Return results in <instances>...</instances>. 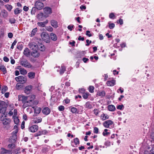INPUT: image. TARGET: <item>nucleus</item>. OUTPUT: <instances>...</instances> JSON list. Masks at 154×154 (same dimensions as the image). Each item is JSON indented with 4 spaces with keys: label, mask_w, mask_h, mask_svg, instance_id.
I'll use <instances>...</instances> for the list:
<instances>
[{
    "label": "nucleus",
    "mask_w": 154,
    "mask_h": 154,
    "mask_svg": "<svg viewBox=\"0 0 154 154\" xmlns=\"http://www.w3.org/2000/svg\"><path fill=\"white\" fill-rule=\"evenodd\" d=\"M2 14L4 17L6 18L8 16V13L5 10H2Z\"/></svg>",
    "instance_id": "obj_26"
},
{
    "label": "nucleus",
    "mask_w": 154,
    "mask_h": 154,
    "mask_svg": "<svg viewBox=\"0 0 154 154\" xmlns=\"http://www.w3.org/2000/svg\"><path fill=\"white\" fill-rule=\"evenodd\" d=\"M39 132L40 133V134H41V135L46 134L48 133V131L46 130H41Z\"/></svg>",
    "instance_id": "obj_49"
},
{
    "label": "nucleus",
    "mask_w": 154,
    "mask_h": 154,
    "mask_svg": "<svg viewBox=\"0 0 154 154\" xmlns=\"http://www.w3.org/2000/svg\"><path fill=\"white\" fill-rule=\"evenodd\" d=\"M44 13L46 15L50 14L52 13V11L51 8L49 7H45L44 9Z\"/></svg>",
    "instance_id": "obj_10"
},
{
    "label": "nucleus",
    "mask_w": 154,
    "mask_h": 154,
    "mask_svg": "<svg viewBox=\"0 0 154 154\" xmlns=\"http://www.w3.org/2000/svg\"><path fill=\"white\" fill-rule=\"evenodd\" d=\"M28 76L31 79H33L35 77V73L33 72H31L28 73Z\"/></svg>",
    "instance_id": "obj_29"
},
{
    "label": "nucleus",
    "mask_w": 154,
    "mask_h": 154,
    "mask_svg": "<svg viewBox=\"0 0 154 154\" xmlns=\"http://www.w3.org/2000/svg\"><path fill=\"white\" fill-rule=\"evenodd\" d=\"M66 70V68L64 66L62 65L61 66V68L60 70V74L62 75L63 74L64 72Z\"/></svg>",
    "instance_id": "obj_32"
},
{
    "label": "nucleus",
    "mask_w": 154,
    "mask_h": 154,
    "mask_svg": "<svg viewBox=\"0 0 154 154\" xmlns=\"http://www.w3.org/2000/svg\"><path fill=\"white\" fill-rule=\"evenodd\" d=\"M89 95V93L87 92L83 94L82 97L84 99H86L88 98Z\"/></svg>",
    "instance_id": "obj_43"
},
{
    "label": "nucleus",
    "mask_w": 154,
    "mask_h": 154,
    "mask_svg": "<svg viewBox=\"0 0 154 154\" xmlns=\"http://www.w3.org/2000/svg\"><path fill=\"white\" fill-rule=\"evenodd\" d=\"M15 145L14 143H11L9 144L8 146V147L11 148L12 149L14 148L15 147Z\"/></svg>",
    "instance_id": "obj_60"
},
{
    "label": "nucleus",
    "mask_w": 154,
    "mask_h": 154,
    "mask_svg": "<svg viewBox=\"0 0 154 154\" xmlns=\"http://www.w3.org/2000/svg\"><path fill=\"white\" fill-rule=\"evenodd\" d=\"M150 138L152 140V141H154V132L151 133L150 135Z\"/></svg>",
    "instance_id": "obj_53"
},
{
    "label": "nucleus",
    "mask_w": 154,
    "mask_h": 154,
    "mask_svg": "<svg viewBox=\"0 0 154 154\" xmlns=\"http://www.w3.org/2000/svg\"><path fill=\"white\" fill-rule=\"evenodd\" d=\"M6 8L9 11H11L12 8V6L10 5H5Z\"/></svg>",
    "instance_id": "obj_44"
},
{
    "label": "nucleus",
    "mask_w": 154,
    "mask_h": 154,
    "mask_svg": "<svg viewBox=\"0 0 154 154\" xmlns=\"http://www.w3.org/2000/svg\"><path fill=\"white\" fill-rule=\"evenodd\" d=\"M20 74L23 75H25L27 73L26 70L23 68H20Z\"/></svg>",
    "instance_id": "obj_40"
},
{
    "label": "nucleus",
    "mask_w": 154,
    "mask_h": 154,
    "mask_svg": "<svg viewBox=\"0 0 154 154\" xmlns=\"http://www.w3.org/2000/svg\"><path fill=\"white\" fill-rule=\"evenodd\" d=\"M86 35H87L89 37H91L92 36L91 34L90 33V32L88 30L86 31Z\"/></svg>",
    "instance_id": "obj_63"
},
{
    "label": "nucleus",
    "mask_w": 154,
    "mask_h": 154,
    "mask_svg": "<svg viewBox=\"0 0 154 154\" xmlns=\"http://www.w3.org/2000/svg\"><path fill=\"white\" fill-rule=\"evenodd\" d=\"M28 100H32V101H34V100L35 98V96L33 95H32L27 96Z\"/></svg>",
    "instance_id": "obj_39"
},
{
    "label": "nucleus",
    "mask_w": 154,
    "mask_h": 154,
    "mask_svg": "<svg viewBox=\"0 0 154 154\" xmlns=\"http://www.w3.org/2000/svg\"><path fill=\"white\" fill-rule=\"evenodd\" d=\"M115 26V25L114 23H112L109 24V27L110 29H113Z\"/></svg>",
    "instance_id": "obj_54"
},
{
    "label": "nucleus",
    "mask_w": 154,
    "mask_h": 154,
    "mask_svg": "<svg viewBox=\"0 0 154 154\" xmlns=\"http://www.w3.org/2000/svg\"><path fill=\"white\" fill-rule=\"evenodd\" d=\"M46 29L48 31L51 32L53 31V29L51 26H48L46 27Z\"/></svg>",
    "instance_id": "obj_46"
},
{
    "label": "nucleus",
    "mask_w": 154,
    "mask_h": 154,
    "mask_svg": "<svg viewBox=\"0 0 154 154\" xmlns=\"http://www.w3.org/2000/svg\"><path fill=\"white\" fill-rule=\"evenodd\" d=\"M108 130L105 129H104V131L103 132V135L105 136H107L109 134H110V133L109 132H108Z\"/></svg>",
    "instance_id": "obj_38"
},
{
    "label": "nucleus",
    "mask_w": 154,
    "mask_h": 154,
    "mask_svg": "<svg viewBox=\"0 0 154 154\" xmlns=\"http://www.w3.org/2000/svg\"><path fill=\"white\" fill-rule=\"evenodd\" d=\"M85 107L87 109H90L92 107V105L90 104V103L88 102H86L85 105Z\"/></svg>",
    "instance_id": "obj_33"
},
{
    "label": "nucleus",
    "mask_w": 154,
    "mask_h": 154,
    "mask_svg": "<svg viewBox=\"0 0 154 154\" xmlns=\"http://www.w3.org/2000/svg\"><path fill=\"white\" fill-rule=\"evenodd\" d=\"M18 100L21 101L23 104L26 102L27 100H28V98L27 96H25L22 95H19L18 96Z\"/></svg>",
    "instance_id": "obj_8"
},
{
    "label": "nucleus",
    "mask_w": 154,
    "mask_h": 154,
    "mask_svg": "<svg viewBox=\"0 0 154 154\" xmlns=\"http://www.w3.org/2000/svg\"><path fill=\"white\" fill-rule=\"evenodd\" d=\"M18 128L17 124H16L14 127V129L15 130L13 132V133L17 134L18 131Z\"/></svg>",
    "instance_id": "obj_36"
},
{
    "label": "nucleus",
    "mask_w": 154,
    "mask_h": 154,
    "mask_svg": "<svg viewBox=\"0 0 154 154\" xmlns=\"http://www.w3.org/2000/svg\"><path fill=\"white\" fill-rule=\"evenodd\" d=\"M97 94L100 97H103L105 95V92L104 91H99L97 93Z\"/></svg>",
    "instance_id": "obj_34"
},
{
    "label": "nucleus",
    "mask_w": 154,
    "mask_h": 154,
    "mask_svg": "<svg viewBox=\"0 0 154 154\" xmlns=\"http://www.w3.org/2000/svg\"><path fill=\"white\" fill-rule=\"evenodd\" d=\"M23 54L27 57H29L30 54L29 49L28 48H26L24 51Z\"/></svg>",
    "instance_id": "obj_20"
},
{
    "label": "nucleus",
    "mask_w": 154,
    "mask_h": 154,
    "mask_svg": "<svg viewBox=\"0 0 154 154\" xmlns=\"http://www.w3.org/2000/svg\"><path fill=\"white\" fill-rule=\"evenodd\" d=\"M8 87L7 86H4L2 88V94L5 93L8 90Z\"/></svg>",
    "instance_id": "obj_47"
},
{
    "label": "nucleus",
    "mask_w": 154,
    "mask_h": 154,
    "mask_svg": "<svg viewBox=\"0 0 154 154\" xmlns=\"http://www.w3.org/2000/svg\"><path fill=\"white\" fill-rule=\"evenodd\" d=\"M103 125L106 128H108L110 126L112 127L113 122L111 120H108L104 122L103 123Z\"/></svg>",
    "instance_id": "obj_6"
},
{
    "label": "nucleus",
    "mask_w": 154,
    "mask_h": 154,
    "mask_svg": "<svg viewBox=\"0 0 154 154\" xmlns=\"http://www.w3.org/2000/svg\"><path fill=\"white\" fill-rule=\"evenodd\" d=\"M85 89L84 88H79V91L80 93L83 94L85 93Z\"/></svg>",
    "instance_id": "obj_58"
},
{
    "label": "nucleus",
    "mask_w": 154,
    "mask_h": 154,
    "mask_svg": "<svg viewBox=\"0 0 154 154\" xmlns=\"http://www.w3.org/2000/svg\"><path fill=\"white\" fill-rule=\"evenodd\" d=\"M32 87L31 85L26 86L25 88V92L27 94H29L32 88Z\"/></svg>",
    "instance_id": "obj_15"
},
{
    "label": "nucleus",
    "mask_w": 154,
    "mask_h": 154,
    "mask_svg": "<svg viewBox=\"0 0 154 154\" xmlns=\"http://www.w3.org/2000/svg\"><path fill=\"white\" fill-rule=\"evenodd\" d=\"M10 23L11 24H14L15 23L16 20L14 18H11L9 20Z\"/></svg>",
    "instance_id": "obj_57"
},
{
    "label": "nucleus",
    "mask_w": 154,
    "mask_h": 154,
    "mask_svg": "<svg viewBox=\"0 0 154 154\" xmlns=\"http://www.w3.org/2000/svg\"><path fill=\"white\" fill-rule=\"evenodd\" d=\"M37 28H35L33 29L31 32V36L32 37L33 36H34L35 35V33H36V32H37Z\"/></svg>",
    "instance_id": "obj_41"
},
{
    "label": "nucleus",
    "mask_w": 154,
    "mask_h": 154,
    "mask_svg": "<svg viewBox=\"0 0 154 154\" xmlns=\"http://www.w3.org/2000/svg\"><path fill=\"white\" fill-rule=\"evenodd\" d=\"M31 55L34 57H38L40 55V54L37 49L33 50L31 53Z\"/></svg>",
    "instance_id": "obj_12"
},
{
    "label": "nucleus",
    "mask_w": 154,
    "mask_h": 154,
    "mask_svg": "<svg viewBox=\"0 0 154 154\" xmlns=\"http://www.w3.org/2000/svg\"><path fill=\"white\" fill-rule=\"evenodd\" d=\"M10 122V120L9 119L5 118L2 121V123L4 125H7Z\"/></svg>",
    "instance_id": "obj_21"
},
{
    "label": "nucleus",
    "mask_w": 154,
    "mask_h": 154,
    "mask_svg": "<svg viewBox=\"0 0 154 154\" xmlns=\"http://www.w3.org/2000/svg\"><path fill=\"white\" fill-rule=\"evenodd\" d=\"M22 11V10L21 9H20L19 8H17L14 10V14L16 15L20 13Z\"/></svg>",
    "instance_id": "obj_27"
},
{
    "label": "nucleus",
    "mask_w": 154,
    "mask_h": 154,
    "mask_svg": "<svg viewBox=\"0 0 154 154\" xmlns=\"http://www.w3.org/2000/svg\"><path fill=\"white\" fill-rule=\"evenodd\" d=\"M36 8H35V7H33L32 8V9L31 10V14H34L35 13V12H36Z\"/></svg>",
    "instance_id": "obj_51"
},
{
    "label": "nucleus",
    "mask_w": 154,
    "mask_h": 154,
    "mask_svg": "<svg viewBox=\"0 0 154 154\" xmlns=\"http://www.w3.org/2000/svg\"><path fill=\"white\" fill-rule=\"evenodd\" d=\"M109 116L107 114L102 113L100 116V119L103 121L105 120L109 119Z\"/></svg>",
    "instance_id": "obj_17"
},
{
    "label": "nucleus",
    "mask_w": 154,
    "mask_h": 154,
    "mask_svg": "<svg viewBox=\"0 0 154 154\" xmlns=\"http://www.w3.org/2000/svg\"><path fill=\"white\" fill-rule=\"evenodd\" d=\"M109 17L111 19H114L115 15L113 13H111L109 15Z\"/></svg>",
    "instance_id": "obj_61"
},
{
    "label": "nucleus",
    "mask_w": 154,
    "mask_h": 154,
    "mask_svg": "<svg viewBox=\"0 0 154 154\" xmlns=\"http://www.w3.org/2000/svg\"><path fill=\"white\" fill-rule=\"evenodd\" d=\"M1 154H12L11 151L3 149L1 152Z\"/></svg>",
    "instance_id": "obj_28"
},
{
    "label": "nucleus",
    "mask_w": 154,
    "mask_h": 154,
    "mask_svg": "<svg viewBox=\"0 0 154 154\" xmlns=\"http://www.w3.org/2000/svg\"><path fill=\"white\" fill-rule=\"evenodd\" d=\"M38 48H39V49L41 51H44L45 50V46L42 45H39L38 46Z\"/></svg>",
    "instance_id": "obj_42"
},
{
    "label": "nucleus",
    "mask_w": 154,
    "mask_h": 154,
    "mask_svg": "<svg viewBox=\"0 0 154 154\" xmlns=\"http://www.w3.org/2000/svg\"><path fill=\"white\" fill-rule=\"evenodd\" d=\"M51 25L54 28L58 27V23L55 20H52L51 21Z\"/></svg>",
    "instance_id": "obj_18"
},
{
    "label": "nucleus",
    "mask_w": 154,
    "mask_h": 154,
    "mask_svg": "<svg viewBox=\"0 0 154 154\" xmlns=\"http://www.w3.org/2000/svg\"><path fill=\"white\" fill-rule=\"evenodd\" d=\"M108 110L110 111H114L116 109L115 106L112 105H109L108 106Z\"/></svg>",
    "instance_id": "obj_24"
},
{
    "label": "nucleus",
    "mask_w": 154,
    "mask_h": 154,
    "mask_svg": "<svg viewBox=\"0 0 154 154\" xmlns=\"http://www.w3.org/2000/svg\"><path fill=\"white\" fill-rule=\"evenodd\" d=\"M17 43V41L15 40L14 42L12 43L11 47V48L13 49L14 48V46Z\"/></svg>",
    "instance_id": "obj_56"
},
{
    "label": "nucleus",
    "mask_w": 154,
    "mask_h": 154,
    "mask_svg": "<svg viewBox=\"0 0 154 154\" xmlns=\"http://www.w3.org/2000/svg\"><path fill=\"white\" fill-rule=\"evenodd\" d=\"M15 79L17 82H20L22 84L26 82L25 79L22 76H20L16 77Z\"/></svg>",
    "instance_id": "obj_7"
},
{
    "label": "nucleus",
    "mask_w": 154,
    "mask_h": 154,
    "mask_svg": "<svg viewBox=\"0 0 154 154\" xmlns=\"http://www.w3.org/2000/svg\"><path fill=\"white\" fill-rule=\"evenodd\" d=\"M73 27H74L73 25H69L68 26L67 28L69 30L71 31L72 30V28Z\"/></svg>",
    "instance_id": "obj_64"
},
{
    "label": "nucleus",
    "mask_w": 154,
    "mask_h": 154,
    "mask_svg": "<svg viewBox=\"0 0 154 154\" xmlns=\"http://www.w3.org/2000/svg\"><path fill=\"white\" fill-rule=\"evenodd\" d=\"M48 16V15L44 14L42 13H41L38 14L37 17L40 20L42 21L44 18H46Z\"/></svg>",
    "instance_id": "obj_9"
},
{
    "label": "nucleus",
    "mask_w": 154,
    "mask_h": 154,
    "mask_svg": "<svg viewBox=\"0 0 154 154\" xmlns=\"http://www.w3.org/2000/svg\"><path fill=\"white\" fill-rule=\"evenodd\" d=\"M14 122L15 124H18L19 122V120L18 119L17 117H15L14 119Z\"/></svg>",
    "instance_id": "obj_48"
},
{
    "label": "nucleus",
    "mask_w": 154,
    "mask_h": 154,
    "mask_svg": "<svg viewBox=\"0 0 154 154\" xmlns=\"http://www.w3.org/2000/svg\"><path fill=\"white\" fill-rule=\"evenodd\" d=\"M5 106V103L4 101H0V113L3 114L2 115V116L3 115L6 117V108Z\"/></svg>",
    "instance_id": "obj_1"
},
{
    "label": "nucleus",
    "mask_w": 154,
    "mask_h": 154,
    "mask_svg": "<svg viewBox=\"0 0 154 154\" xmlns=\"http://www.w3.org/2000/svg\"><path fill=\"white\" fill-rule=\"evenodd\" d=\"M42 112L44 114L48 115L50 113V110L48 107H46L43 109Z\"/></svg>",
    "instance_id": "obj_13"
},
{
    "label": "nucleus",
    "mask_w": 154,
    "mask_h": 154,
    "mask_svg": "<svg viewBox=\"0 0 154 154\" xmlns=\"http://www.w3.org/2000/svg\"><path fill=\"white\" fill-rule=\"evenodd\" d=\"M34 101H32V100H28L24 103L23 105V108H25L27 106H32L34 105Z\"/></svg>",
    "instance_id": "obj_5"
},
{
    "label": "nucleus",
    "mask_w": 154,
    "mask_h": 154,
    "mask_svg": "<svg viewBox=\"0 0 154 154\" xmlns=\"http://www.w3.org/2000/svg\"><path fill=\"white\" fill-rule=\"evenodd\" d=\"M33 121L35 123H40L42 122V119L41 117H38L34 119Z\"/></svg>",
    "instance_id": "obj_25"
},
{
    "label": "nucleus",
    "mask_w": 154,
    "mask_h": 154,
    "mask_svg": "<svg viewBox=\"0 0 154 154\" xmlns=\"http://www.w3.org/2000/svg\"><path fill=\"white\" fill-rule=\"evenodd\" d=\"M72 143H74L75 146H76L79 143V141L78 138H76L74 139L73 141L72 142Z\"/></svg>",
    "instance_id": "obj_30"
},
{
    "label": "nucleus",
    "mask_w": 154,
    "mask_h": 154,
    "mask_svg": "<svg viewBox=\"0 0 154 154\" xmlns=\"http://www.w3.org/2000/svg\"><path fill=\"white\" fill-rule=\"evenodd\" d=\"M50 37L51 39L54 41H55L57 39V37L56 35L53 32L51 33Z\"/></svg>",
    "instance_id": "obj_22"
},
{
    "label": "nucleus",
    "mask_w": 154,
    "mask_h": 154,
    "mask_svg": "<svg viewBox=\"0 0 154 154\" xmlns=\"http://www.w3.org/2000/svg\"><path fill=\"white\" fill-rule=\"evenodd\" d=\"M38 126L37 125H33L29 128V131L32 132H35L38 130Z\"/></svg>",
    "instance_id": "obj_11"
},
{
    "label": "nucleus",
    "mask_w": 154,
    "mask_h": 154,
    "mask_svg": "<svg viewBox=\"0 0 154 154\" xmlns=\"http://www.w3.org/2000/svg\"><path fill=\"white\" fill-rule=\"evenodd\" d=\"M12 134L13 135L11 137L12 140L13 141L12 142H14L16 141L17 139V134L13 133H12Z\"/></svg>",
    "instance_id": "obj_35"
},
{
    "label": "nucleus",
    "mask_w": 154,
    "mask_h": 154,
    "mask_svg": "<svg viewBox=\"0 0 154 154\" xmlns=\"http://www.w3.org/2000/svg\"><path fill=\"white\" fill-rule=\"evenodd\" d=\"M93 112L95 115H97L100 112V111L97 109H95L94 110Z\"/></svg>",
    "instance_id": "obj_52"
},
{
    "label": "nucleus",
    "mask_w": 154,
    "mask_h": 154,
    "mask_svg": "<svg viewBox=\"0 0 154 154\" xmlns=\"http://www.w3.org/2000/svg\"><path fill=\"white\" fill-rule=\"evenodd\" d=\"M23 47V43L21 42H19L17 45V48L19 50H22Z\"/></svg>",
    "instance_id": "obj_31"
},
{
    "label": "nucleus",
    "mask_w": 154,
    "mask_h": 154,
    "mask_svg": "<svg viewBox=\"0 0 154 154\" xmlns=\"http://www.w3.org/2000/svg\"><path fill=\"white\" fill-rule=\"evenodd\" d=\"M35 6L38 10H40L44 7V4L41 2L37 1L35 4Z\"/></svg>",
    "instance_id": "obj_4"
},
{
    "label": "nucleus",
    "mask_w": 154,
    "mask_h": 154,
    "mask_svg": "<svg viewBox=\"0 0 154 154\" xmlns=\"http://www.w3.org/2000/svg\"><path fill=\"white\" fill-rule=\"evenodd\" d=\"M42 39L46 43L50 42V39L49 35L46 32H42L41 34Z\"/></svg>",
    "instance_id": "obj_3"
},
{
    "label": "nucleus",
    "mask_w": 154,
    "mask_h": 154,
    "mask_svg": "<svg viewBox=\"0 0 154 154\" xmlns=\"http://www.w3.org/2000/svg\"><path fill=\"white\" fill-rule=\"evenodd\" d=\"M115 83V81L114 80H112L111 81H108L107 82L106 84L108 86H113Z\"/></svg>",
    "instance_id": "obj_23"
},
{
    "label": "nucleus",
    "mask_w": 154,
    "mask_h": 154,
    "mask_svg": "<svg viewBox=\"0 0 154 154\" xmlns=\"http://www.w3.org/2000/svg\"><path fill=\"white\" fill-rule=\"evenodd\" d=\"M0 70L5 74L7 73V70L5 66L2 64H0Z\"/></svg>",
    "instance_id": "obj_19"
},
{
    "label": "nucleus",
    "mask_w": 154,
    "mask_h": 154,
    "mask_svg": "<svg viewBox=\"0 0 154 154\" xmlns=\"http://www.w3.org/2000/svg\"><path fill=\"white\" fill-rule=\"evenodd\" d=\"M77 111V109L75 107H72L71 108V111L73 113H75Z\"/></svg>",
    "instance_id": "obj_55"
},
{
    "label": "nucleus",
    "mask_w": 154,
    "mask_h": 154,
    "mask_svg": "<svg viewBox=\"0 0 154 154\" xmlns=\"http://www.w3.org/2000/svg\"><path fill=\"white\" fill-rule=\"evenodd\" d=\"M94 88L93 86H90L89 87V91L91 93H92L94 92Z\"/></svg>",
    "instance_id": "obj_50"
},
{
    "label": "nucleus",
    "mask_w": 154,
    "mask_h": 154,
    "mask_svg": "<svg viewBox=\"0 0 154 154\" xmlns=\"http://www.w3.org/2000/svg\"><path fill=\"white\" fill-rule=\"evenodd\" d=\"M64 109V107L63 106H60L58 107V109L60 111H63Z\"/></svg>",
    "instance_id": "obj_59"
},
{
    "label": "nucleus",
    "mask_w": 154,
    "mask_h": 154,
    "mask_svg": "<svg viewBox=\"0 0 154 154\" xmlns=\"http://www.w3.org/2000/svg\"><path fill=\"white\" fill-rule=\"evenodd\" d=\"M48 20H46L45 21L42 22H38L37 24L38 26L41 27H45V25L48 23Z\"/></svg>",
    "instance_id": "obj_16"
},
{
    "label": "nucleus",
    "mask_w": 154,
    "mask_h": 154,
    "mask_svg": "<svg viewBox=\"0 0 154 154\" xmlns=\"http://www.w3.org/2000/svg\"><path fill=\"white\" fill-rule=\"evenodd\" d=\"M29 46L31 49L33 50L37 49L38 47V46L35 43H30L29 45Z\"/></svg>",
    "instance_id": "obj_14"
},
{
    "label": "nucleus",
    "mask_w": 154,
    "mask_h": 154,
    "mask_svg": "<svg viewBox=\"0 0 154 154\" xmlns=\"http://www.w3.org/2000/svg\"><path fill=\"white\" fill-rule=\"evenodd\" d=\"M20 65L24 67L30 68L32 67L29 62L26 59L22 58L20 60Z\"/></svg>",
    "instance_id": "obj_2"
},
{
    "label": "nucleus",
    "mask_w": 154,
    "mask_h": 154,
    "mask_svg": "<svg viewBox=\"0 0 154 154\" xmlns=\"http://www.w3.org/2000/svg\"><path fill=\"white\" fill-rule=\"evenodd\" d=\"M117 108L118 109L122 110L124 108V106L123 104L119 105L117 106Z\"/></svg>",
    "instance_id": "obj_45"
},
{
    "label": "nucleus",
    "mask_w": 154,
    "mask_h": 154,
    "mask_svg": "<svg viewBox=\"0 0 154 154\" xmlns=\"http://www.w3.org/2000/svg\"><path fill=\"white\" fill-rule=\"evenodd\" d=\"M94 132L95 133L97 134L98 132V129L97 127H94Z\"/></svg>",
    "instance_id": "obj_62"
},
{
    "label": "nucleus",
    "mask_w": 154,
    "mask_h": 154,
    "mask_svg": "<svg viewBox=\"0 0 154 154\" xmlns=\"http://www.w3.org/2000/svg\"><path fill=\"white\" fill-rule=\"evenodd\" d=\"M32 108L34 109V112L35 113L38 114L40 112L41 109L39 108H36L35 109L34 107H33Z\"/></svg>",
    "instance_id": "obj_37"
}]
</instances>
